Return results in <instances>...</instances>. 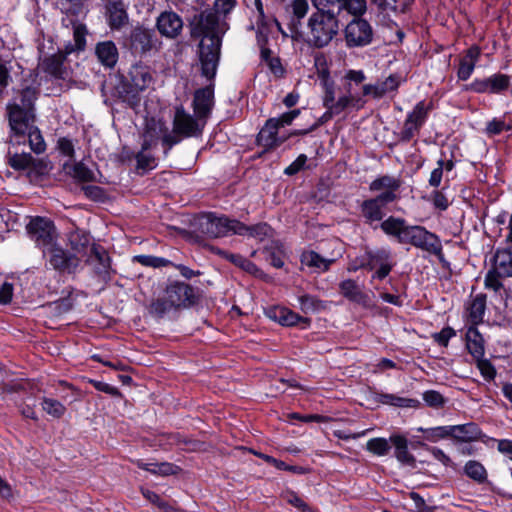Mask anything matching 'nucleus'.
<instances>
[{
  "instance_id": "1",
  "label": "nucleus",
  "mask_w": 512,
  "mask_h": 512,
  "mask_svg": "<svg viewBox=\"0 0 512 512\" xmlns=\"http://www.w3.org/2000/svg\"><path fill=\"white\" fill-rule=\"evenodd\" d=\"M235 6V0H215L214 10H204L193 16L190 26L192 36L201 38L199 56L202 74L212 78L216 74L221 47V37L227 30L223 18Z\"/></svg>"
},
{
  "instance_id": "2",
  "label": "nucleus",
  "mask_w": 512,
  "mask_h": 512,
  "mask_svg": "<svg viewBox=\"0 0 512 512\" xmlns=\"http://www.w3.org/2000/svg\"><path fill=\"white\" fill-rule=\"evenodd\" d=\"M366 80L364 71L349 69L341 78L340 87L335 86L328 73L321 74V85L328 93L327 102L332 112L345 111L348 108L359 110L364 107L362 85Z\"/></svg>"
},
{
  "instance_id": "3",
  "label": "nucleus",
  "mask_w": 512,
  "mask_h": 512,
  "mask_svg": "<svg viewBox=\"0 0 512 512\" xmlns=\"http://www.w3.org/2000/svg\"><path fill=\"white\" fill-rule=\"evenodd\" d=\"M315 6L317 11L308 21V40L313 46L322 48L328 45L338 33V19L334 11L320 8L317 0H315Z\"/></svg>"
},
{
  "instance_id": "4",
  "label": "nucleus",
  "mask_w": 512,
  "mask_h": 512,
  "mask_svg": "<svg viewBox=\"0 0 512 512\" xmlns=\"http://www.w3.org/2000/svg\"><path fill=\"white\" fill-rule=\"evenodd\" d=\"M196 301L194 289L183 282H175L167 286L161 296L150 304V312L162 316L172 309L187 308Z\"/></svg>"
},
{
  "instance_id": "5",
  "label": "nucleus",
  "mask_w": 512,
  "mask_h": 512,
  "mask_svg": "<svg viewBox=\"0 0 512 512\" xmlns=\"http://www.w3.org/2000/svg\"><path fill=\"white\" fill-rule=\"evenodd\" d=\"M299 115L300 109H294L283 113L279 117L268 119L258 133V144L268 150L280 146L290 136L302 134L301 131L297 130L289 134H279L281 128L291 125Z\"/></svg>"
},
{
  "instance_id": "6",
  "label": "nucleus",
  "mask_w": 512,
  "mask_h": 512,
  "mask_svg": "<svg viewBox=\"0 0 512 512\" xmlns=\"http://www.w3.org/2000/svg\"><path fill=\"white\" fill-rule=\"evenodd\" d=\"M34 113L19 109L11 110L9 126L14 136L28 135L29 145L33 152L40 154L46 149L40 130L34 126Z\"/></svg>"
},
{
  "instance_id": "7",
  "label": "nucleus",
  "mask_w": 512,
  "mask_h": 512,
  "mask_svg": "<svg viewBox=\"0 0 512 512\" xmlns=\"http://www.w3.org/2000/svg\"><path fill=\"white\" fill-rule=\"evenodd\" d=\"M159 142L163 146L164 154L167 155L169 150L180 142V137H177L161 119H148L143 133V148L152 149Z\"/></svg>"
},
{
  "instance_id": "8",
  "label": "nucleus",
  "mask_w": 512,
  "mask_h": 512,
  "mask_svg": "<svg viewBox=\"0 0 512 512\" xmlns=\"http://www.w3.org/2000/svg\"><path fill=\"white\" fill-rule=\"evenodd\" d=\"M403 244H411L430 254L435 255L441 262L444 260L442 243L439 237L422 226H409L404 234Z\"/></svg>"
},
{
  "instance_id": "9",
  "label": "nucleus",
  "mask_w": 512,
  "mask_h": 512,
  "mask_svg": "<svg viewBox=\"0 0 512 512\" xmlns=\"http://www.w3.org/2000/svg\"><path fill=\"white\" fill-rule=\"evenodd\" d=\"M236 223H238V220L229 219L226 216H217L213 213L204 214L198 219L200 231L211 238L236 234Z\"/></svg>"
},
{
  "instance_id": "10",
  "label": "nucleus",
  "mask_w": 512,
  "mask_h": 512,
  "mask_svg": "<svg viewBox=\"0 0 512 512\" xmlns=\"http://www.w3.org/2000/svg\"><path fill=\"white\" fill-rule=\"evenodd\" d=\"M49 265L60 272L73 273L80 265V257L65 251L56 241L42 250Z\"/></svg>"
},
{
  "instance_id": "11",
  "label": "nucleus",
  "mask_w": 512,
  "mask_h": 512,
  "mask_svg": "<svg viewBox=\"0 0 512 512\" xmlns=\"http://www.w3.org/2000/svg\"><path fill=\"white\" fill-rule=\"evenodd\" d=\"M205 124V120L195 114L191 115L182 106H178L173 118L172 132L180 137V140L184 137H196L202 133Z\"/></svg>"
},
{
  "instance_id": "12",
  "label": "nucleus",
  "mask_w": 512,
  "mask_h": 512,
  "mask_svg": "<svg viewBox=\"0 0 512 512\" xmlns=\"http://www.w3.org/2000/svg\"><path fill=\"white\" fill-rule=\"evenodd\" d=\"M344 38L348 48L364 47L373 39V29L368 21L354 18L344 29Z\"/></svg>"
},
{
  "instance_id": "13",
  "label": "nucleus",
  "mask_w": 512,
  "mask_h": 512,
  "mask_svg": "<svg viewBox=\"0 0 512 512\" xmlns=\"http://www.w3.org/2000/svg\"><path fill=\"white\" fill-rule=\"evenodd\" d=\"M27 231L36 245L44 250L54 241H57V232L51 220L44 217H35L27 225Z\"/></svg>"
},
{
  "instance_id": "14",
  "label": "nucleus",
  "mask_w": 512,
  "mask_h": 512,
  "mask_svg": "<svg viewBox=\"0 0 512 512\" xmlns=\"http://www.w3.org/2000/svg\"><path fill=\"white\" fill-rule=\"evenodd\" d=\"M428 110L429 107L426 106L425 102L420 101L415 105L413 110L408 113L402 130V138L404 140H410L415 133L419 131L426 121Z\"/></svg>"
},
{
  "instance_id": "15",
  "label": "nucleus",
  "mask_w": 512,
  "mask_h": 512,
  "mask_svg": "<svg viewBox=\"0 0 512 512\" xmlns=\"http://www.w3.org/2000/svg\"><path fill=\"white\" fill-rule=\"evenodd\" d=\"M401 186L399 178L391 175H383L374 179L370 185L371 192H380L377 197H385V201L392 203L397 199V191Z\"/></svg>"
},
{
  "instance_id": "16",
  "label": "nucleus",
  "mask_w": 512,
  "mask_h": 512,
  "mask_svg": "<svg viewBox=\"0 0 512 512\" xmlns=\"http://www.w3.org/2000/svg\"><path fill=\"white\" fill-rule=\"evenodd\" d=\"M341 254V248L336 251L335 256L330 258H325L317 252L309 250L301 254L300 262L302 268H308L313 273H323L330 268L331 264L334 263Z\"/></svg>"
},
{
  "instance_id": "17",
  "label": "nucleus",
  "mask_w": 512,
  "mask_h": 512,
  "mask_svg": "<svg viewBox=\"0 0 512 512\" xmlns=\"http://www.w3.org/2000/svg\"><path fill=\"white\" fill-rule=\"evenodd\" d=\"M389 202L385 201V197H374L367 199L362 202L360 206L361 215L365 219L366 223L373 224L380 222L384 215V208Z\"/></svg>"
},
{
  "instance_id": "18",
  "label": "nucleus",
  "mask_w": 512,
  "mask_h": 512,
  "mask_svg": "<svg viewBox=\"0 0 512 512\" xmlns=\"http://www.w3.org/2000/svg\"><path fill=\"white\" fill-rule=\"evenodd\" d=\"M159 33L167 38L177 37L183 27L182 19L174 12H163L157 19Z\"/></svg>"
},
{
  "instance_id": "19",
  "label": "nucleus",
  "mask_w": 512,
  "mask_h": 512,
  "mask_svg": "<svg viewBox=\"0 0 512 512\" xmlns=\"http://www.w3.org/2000/svg\"><path fill=\"white\" fill-rule=\"evenodd\" d=\"M265 315L282 326H293L301 321H306L294 311L284 306H272L265 310Z\"/></svg>"
},
{
  "instance_id": "20",
  "label": "nucleus",
  "mask_w": 512,
  "mask_h": 512,
  "mask_svg": "<svg viewBox=\"0 0 512 512\" xmlns=\"http://www.w3.org/2000/svg\"><path fill=\"white\" fill-rule=\"evenodd\" d=\"M213 106V91L210 88H202L195 92L193 100L194 114L207 120Z\"/></svg>"
},
{
  "instance_id": "21",
  "label": "nucleus",
  "mask_w": 512,
  "mask_h": 512,
  "mask_svg": "<svg viewBox=\"0 0 512 512\" xmlns=\"http://www.w3.org/2000/svg\"><path fill=\"white\" fill-rule=\"evenodd\" d=\"M106 16L111 29L118 30L128 22V14L120 0L108 2L106 5Z\"/></svg>"
},
{
  "instance_id": "22",
  "label": "nucleus",
  "mask_w": 512,
  "mask_h": 512,
  "mask_svg": "<svg viewBox=\"0 0 512 512\" xmlns=\"http://www.w3.org/2000/svg\"><path fill=\"white\" fill-rule=\"evenodd\" d=\"M450 437L460 442H472L480 439L481 430L475 423L449 425Z\"/></svg>"
},
{
  "instance_id": "23",
  "label": "nucleus",
  "mask_w": 512,
  "mask_h": 512,
  "mask_svg": "<svg viewBox=\"0 0 512 512\" xmlns=\"http://www.w3.org/2000/svg\"><path fill=\"white\" fill-rule=\"evenodd\" d=\"M339 288L341 294L348 300L363 306L369 305V296L362 291L361 287L354 280L347 279L342 281L339 284Z\"/></svg>"
},
{
  "instance_id": "24",
  "label": "nucleus",
  "mask_w": 512,
  "mask_h": 512,
  "mask_svg": "<svg viewBox=\"0 0 512 512\" xmlns=\"http://www.w3.org/2000/svg\"><path fill=\"white\" fill-rule=\"evenodd\" d=\"M156 40L152 31L144 28H135L131 34V45L135 51L141 53L150 51L155 46Z\"/></svg>"
},
{
  "instance_id": "25",
  "label": "nucleus",
  "mask_w": 512,
  "mask_h": 512,
  "mask_svg": "<svg viewBox=\"0 0 512 512\" xmlns=\"http://www.w3.org/2000/svg\"><path fill=\"white\" fill-rule=\"evenodd\" d=\"M480 57V49L476 46L469 48L466 54L460 60L459 68H458V78L460 80H467L472 75L476 63L478 62Z\"/></svg>"
},
{
  "instance_id": "26",
  "label": "nucleus",
  "mask_w": 512,
  "mask_h": 512,
  "mask_svg": "<svg viewBox=\"0 0 512 512\" xmlns=\"http://www.w3.org/2000/svg\"><path fill=\"white\" fill-rule=\"evenodd\" d=\"M466 347L473 358H482L485 354L484 339L475 326L466 331Z\"/></svg>"
},
{
  "instance_id": "27",
  "label": "nucleus",
  "mask_w": 512,
  "mask_h": 512,
  "mask_svg": "<svg viewBox=\"0 0 512 512\" xmlns=\"http://www.w3.org/2000/svg\"><path fill=\"white\" fill-rule=\"evenodd\" d=\"M486 309V296L484 294L476 295L466 308L467 319L471 324L476 326L483 321Z\"/></svg>"
},
{
  "instance_id": "28",
  "label": "nucleus",
  "mask_w": 512,
  "mask_h": 512,
  "mask_svg": "<svg viewBox=\"0 0 512 512\" xmlns=\"http://www.w3.org/2000/svg\"><path fill=\"white\" fill-rule=\"evenodd\" d=\"M95 53L98 60L106 67L112 68L117 63L118 49L112 41L98 43Z\"/></svg>"
},
{
  "instance_id": "29",
  "label": "nucleus",
  "mask_w": 512,
  "mask_h": 512,
  "mask_svg": "<svg viewBox=\"0 0 512 512\" xmlns=\"http://www.w3.org/2000/svg\"><path fill=\"white\" fill-rule=\"evenodd\" d=\"M505 254H497L495 263H496V270L495 271H489L485 277V285L487 288H490L494 291H498L499 288L502 286L498 274H506V275H512V262L510 263L509 268L505 269L504 261L502 258H504Z\"/></svg>"
},
{
  "instance_id": "30",
  "label": "nucleus",
  "mask_w": 512,
  "mask_h": 512,
  "mask_svg": "<svg viewBox=\"0 0 512 512\" xmlns=\"http://www.w3.org/2000/svg\"><path fill=\"white\" fill-rule=\"evenodd\" d=\"M130 77L132 86L138 91L145 90L153 81L150 69L143 65H134L130 70Z\"/></svg>"
},
{
  "instance_id": "31",
  "label": "nucleus",
  "mask_w": 512,
  "mask_h": 512,
  "mask_svg": "<svg viewBox=\"0 0 512 512\" xmlns=\"http://www.w3.org/2000/svg\"><path fill=\"white\" fill-rule=\"evenodd\" d=\"M86 262L93 264L98 263L96 267L97 272L102 274L106 273L110 267V258L105 249L99 245L92 244L89 248V253L86 256Z\"/></svg>"
},
{
  "instance_id": "32",
  "label": "nucleus",
  "mask_w": 512,
  "mask_h": 512,
  "mask_svg": "<svg viewBox=\"0 0 512 512\" xmlns=\"http://www.w3.org/2000/svg\"><path fill=\"white\" fill-rule=\"evenodd\" d=\"M71 249L73 250V254H76L80 257V261L82 258H86L89 253V248L91 247L90 236L82 231H75L70 234L69 237Z\"/></svg>"
},
{
  "instance_id": "33",
  "label": "nucleus",
  "mask_w": 512,
  "mask_h": 512,
  "mask_svg": "<svg viewBox=\"0 0 512 512\" xmlns=\"http://www.w3.org/2000/svg\"><path fill=\"white\" fill-rule=\"evenodd\" d=\"M390 259V251L388 249H379L370 254V260L373 265L379 264V269L375 272L374 277L382 280L391 271L392 265L388 262Z\"/></svg>"
},
{
  "instance_id": "34",
  "label": "nucleus",
  "mask_w": 512,
  "mask_h": 512,
  "mask_svg": "<svg viewBox=\"0 0 512 512\" xmlns=\"http://www.w3.org/2000/svg\"><path fill=\"white\" fill-rule=\"evenodd\" d=\"M408 227L409 225L406 224L404 219L393 216H390L381 223V229L387 235L396 237L400 243H402Z\"/></svg>"
},
{
  "instance_id": "35",
  "label": "nucleus",
  "mask_w": 512,
  "mask_h": 512,
  "mask_svg": "<svg viewBox=\"0 0 512 512\" xmlns=\"http://www.w3.org/2000/svg\"><path fill=\"white\" fill-rule=\"evenodd\" d=\"M390 442L395 447V457L399 462L408 465L415 462L414 456L408 450V441L406 437L402 435H392L390 437Z\"/></svg>"
},
{
  "instance_id": "36",
  "label": "nucleus",
  "mask_w": 512,
  "mask_h": 512,
  "mask_svg": "<svg viewBox=\"0 0 512 512\" xmlns=\"http://www.w3.org/2000/svg\"><path fill=\"white\" fill-rule=\"evenodd\" d=\"M37 92L34 88L27 87L23 89L20 93V103L14 102L8 104V119L10 120L11 110L19 109L22 111H28L29 113H33V104L36 100Z\"/></svg>"
},
{
  "instance_id": "37",
  "label": "nucleus",
  "mask_w": 512,
  "mask_h": 512,
  "mask_svg": "<svg viewBox=\"0 0 512 512\" xmlns=\"http://www.w3.org/2000/svg\"><path fill=\"white\" fill-rule=\"evenodd\" d=\"M63 60V56L61 55H52L42 61L41 68L52 77L64 79L66 71Z\"/></svg>"
},
{
  "instance_id": "38",
  "label": "nucleus",
  "mask_w": 512,
  "mask_h": 512,
  "mask_svg": "<svg viewBox=\"0 0 512 512\" xmlns=\"http://www.w3.org/2000/svg\"><path fill=\"white\" fill-rule=\"evenodd\" d=\"M236 225V234L242 236H250L262 240L264 237L268 236L271 232V228L266 223H260L254 226H247L240 221L235 224Z\"/></svg>"
},
{
  "instance_id": "39",
  "label": "nucleus",
  "mask_w": 512,
  "mask_h": 512,
  "mask_svg": "<svg viewBox=\"0 0 512 512\" xmlns=\"http://www.w3.org/2000/svg\"><path fill=\"white\" fill-rule=\"evenodd\" d=\"M464 473L478 483H483L487 479V471L485 467L475 460H470L465 464Z\"/></svg>"
},
{
  "instance_id": "40",
  "label": "nucleus",
  "mask_w": 512,
  "mask_h": 512,
  "mask_svg": "<svg viewBox=\"0 0 512 512\" xmlns=\"http://www.w3.org/2000/svg\"><path fill=\"white\" fill-rule=\"evenodd\" d=\"M64 168L68 174L78 181L88 182L94 179V173L83 163L65 164Z\"/></svg>"
},
{
  "instance_id": "41",
  "label": "nucleus",
  "mask_w": 512,
  "mask_h": 512,
  "mask_svg": "<svg viewBox=\"0 0 512 512\" xmlns=\"http://www.w3.org/2000/svg\"><path fill=\"white\" fill-rule=\"evenodd\" d=\"M488 78L490 94H499L510 86V77L506 74L496 73Z\"/></svg>"
},
{
  "instance_id": "42",
  "label": "nucleus",
  "mask_w": 512,
  "mask_h": 512,
  "mask_svg": "<svg viewBox=\"0 0 512 512\" xmlns=\"http://www.w3.org/2000/svg\"><path fill=\"white\" fill-rule=\"evenodd\" d=\"M390 439L372 438L366 443V449L377 456H385L390 451Z\"/></svg>"
},
{
  "instance_id": "43",
  "label": "nucleus",
  "mask_w": 512,
  "mask_h": 512,
  "mask_svg": "<svg viewBox=\"0 0 512 512\" xmlns=\"http://www.w3.org/2000/svg\"><path fill=\"white\" fill-rule=\"evenodd\" d=\"M34 158L29 153H14L9 152V164L16 170H25L32 166Z\"/></svg>"
},
{
  "instance_id": "44",
  "label": "nucleus",
  "mask_w": 512,
  "mask_h": 512,
  "mask_svg": "<svg viewBox=\"0 0 512 512\" xmlns=\"http://www.w3.org/2000/svg\"><path fill=\"white\" fill-rule=\"evenodd\" d=\"M378 402L384 405H391L396 407H412L415 403V401L412 399L389 393L380 394L378 396Z\"/></svg>"
},
{
  "instance_id": "45",
  "label": "nucleus",
  "mask_w": 512,
  "mask_h": 512,
  "mask_svg": "<svg viewBox=\"0 0 512 512\" xmlns=\"http://www.w3.org/2000/svg\"><path fill=\"white\" fill-rule=\"evenodd\" d=\"M134 262H138L143 266L161 268L172 265L171 261L162 257L152 255H136L133 257Z\"/></svg>"
},
{
  "instance_id": "46",
  "label": "nucleus",
  "mask_w": 512,
  "mask_h": 512,
  "mask_svg": "<svg viewBox=\"0 0 512 512\" xmlns=\"http://www.w3.org/2000/svg\"><path fill=\"white\" fill-rule=\"evenodd\" d=\"M419 431L425 434V438L431 442H437L441 439L450 437L449 425L447 426H437L432 428H419Z\"/></svg>"
},
{
  "instance_id": "47",
  "label": "nucleus",
  "mask_w": 512,
  "mask_h": 512,
  "mask_svg": "<svg viewBox=\"0 0 512 512\" xmlns=\"http://www.w3.org/2000/svg\"><path fill=\"white\" fill-rule=\"evenodd\" d=\"M265 253L267 254V258L271 265H273L275 268L283 267L284 252L281 245L274 243L272 246L265 248Z\"/></svg>"
},
{
  "instance_id": "48",
  "label": "nucleus",
  "mask_w": 512,
  "mask_h": 512,
  "mask_svg": "<svg viewBox=\"0 0 512 512\" xmlns=\"http://www.w3.org/2000/svg\"><path fill=\"white\" fill-rule=\"evenodd\" d=\"M137 465L139 468H142L146 471H149L154 474L161 475H169L174 473V467L169 463H144L142 461H138Z\"/></svg>"
},
{
  "instance_id": "49",
  "label": "nucleus",
  "mask_w": 512,
  "mask_h": 512,
  "mask_svg": "<svg viewBox=\"0 0 512 512\" xmlns=\"http://www.w3.org/2000/svg\"><path fill=\"white\" fill-rule=\"evenodd\" d=\"M149 149H144L142 147L141 151H139L136 155L137 160V168L142 170H151L157 166L155 157L148 152Z\"/></svg>"
},
{
  "instance_id": "50",
  "label": "nucleus",
  "mask_w": 512,
  "mask_h": 512,
  "mask_svg": "<svg viewBox=\"0 0 512 512\" xmlns=\"http://www.w3.org/2000/svg\"><path fill=\"white\" fill-rule=\"evenodd\" d=\"M43 410L52 417L59 418L65 412V406L58 400L44 398L42 401Z\"/></svg>"
},
{
  "instance_id": "51",
  "label": "nucleus",
  "mask_w": 512,
  "mask_h": 512,
  "mask_svg": "<svg viewBox=\"0 0 512 512\" xmlns=\"http://www.w3.org/2000/svg\"><path fill=\"white\" fill-rule=\"evenodd\" d=\"M87 34L86 27L82 24L74 25L73 28V37H74V46L68 50V53H71L75 50H83L86 45L85 36Z\"/></svg>"
},
{
  "instance_id": "52",
  "label": "nucleus",
  "mask_w": 512,
  "mask_h": 512,
  "mask_svg": "<svg viewBox=\"0 0 512 512\" xmlns=\"http://www.w3.org/2000/svg\"><path fill=\"white\" fill-rule=\"evenodd\" d=\"M340 8L347 10L350 14L361 15L366 11V0H338Z\"/></svg>"
},
{
  "instance_id": "53",
  "label": "nucleus",
  "mask_w": 512,
  "mask_h": 512,
  "mask_svg": "<svg viewBox=\"0 0 512 512\" xmlns=\"http://www.w3.org/2000/svg\"><path fill=\"white\" fill-rule=\"evenodd\" d=\"M477 362V367L480 370L481 375L486 380H493L496 376V370L491 362L487 359L482 358H474Z\"/></svg>"
},
{
  "instance_id": "54",
  "label": "nucleus",
  "mask_w": 512,
  "mask_h": 512,
  "mask_svg": "<svg viewBox=\"0 0 512 512\" xmlns=\"http://www.w3.org/2000/svg\"><path fill=\"white\" fill-rule=\"evenodd\" d=\"M261 56L262 59L266 62V64L269 66L273 74L277 76L283 74V67L281 65L280 60L278 58L271 57L270 51L268 49H262Z\"/></svg>"
},
{
  "instance_id": "55",
  "label": "nucleus",
  "mask_w": 512,
  "mask_h": 512,
  "mask_svg": "<svg viewBox=\"0 0 512 512\" xmlns=\"http://www.w3.org/2000/svg\"><path fill=\"white\" fill-rule=\"evenodd\" d=\"M423 400L425 403L434 408H439L444 405V397L435 390H428L423 393Z\"/></svg>"
},
{
  "instance_id": "56",
  "label": "nucleus",
  "mask_w": 512,
  "mask_h": 512,
  "mask_svg": "<svg viewBox=\"0 0 512 512\" xmlns=\"http://www.w3.org/2000/svg\"><path fill=\"white\" fill-rule=\"evenodd\" d=\"M379 90L381 91V98L387 93L395 91L399 86V79L397 76L390 75L384 81L377 82Z\"/></svg>"
},
{
  "instance_id": "57",
  "label": "nucleus",
  "mask_w": 512,
  "mask_h": 512,
  "mask_svg": "<svg viewBox=\"0 0 512 512\" xmlns=\"http://www.w3.org/2000/svg\"><path fill=\"white\" fill-rule=\"evenodd\" d=\"M300 309L308 313L317 309V300L313 296L304 294L298 297Z\"/></svg>"
},
{
  "instance_id": "58",
  "label": "nucleus",
  "mask_w": 512,
  "mask_h": 512,
  "mask_svg": "<svg viewBox=\"0 0 512 512\" xmlns=\"http://www.w3.org/2000/svg\"><path fill=\"white\" fill-rule=\"evenodd\" d=\"M443 159L438 160L437 167L433 169L429 178V185L437 188L440 186L443 177Z\"/></svg>"
},
{
  "instance_id": "59",
  "label": "nucleus",
  "mask_w": 512,
  "mask_h": 512,
  "mask_svg": "<svg viewBox=\"0 0 512 512\" xmlns=\"http://www.w3.org/2000/svg\"><path fill=\"white\" fill-rule=\"evenodd\" d=\"M290 7L292 9L293 14L298 18H303L309 8L307 0H292Z\"/></svg>"
},
{
  "instance_id": "60",
  "label": "nucleus",
  "mask_w": 512,
  "mask_h": 512,
  "mask_svg": "<svg viewBox=\"0 0 512 512\" xmlns=\"http://www.w3.org/2000/svg\"><path fill=\"white\" fill-rule=\"evenodd\" d=\"M455 335L456 333L454 329H452L451 327H445L439 333H436L434 335V339L438 344L442 346H447L449 340L453 338Z\"/></svg>"
},
{
  "instance_id": "61",
  "label": "nucleus",
  "mask_w": 512,
  "mask_h": 512,
  "mask_svg": "<svg viewBox=\"0 0 512 512\" xmlns=\"http://www.w3.org/2000/svg\"><path fill=\"white\" fill-rule=\"evenodd\" d=\"M466 89L476 93H490L488 78L475 79Z\"/></svg>"
},
{
  "instance_id": "62",
  "label": "nucleus",
  "mask_w": 512,
  "mask_h": 512,
  "mask_svg": "<svg viewBox=\"0 0 512 512\" xmlns=\"http://www.w3.org/2000/svg\"><path fill=\"white\" fill-rule=\"evenodd\" d=\"M306 161V155H299L295 161H293L288 167L285 168L284 173L290 176L298 173L304 167Z\"/></svg>"
},
{
  "instance_id": "63",
  "label": "nucleus",
  "mask_w": 512,
  "mask_h": 512,
  "mask_svg": "<svg viewBox=\"0 0 512 512\" xmlns=\"http://www.w3.org/2000/svg\"><path fill=\"white\" fill-rule=\"evenodd\" d=\"M432 203L435 208L446 210L449 206V201L442 191H434L431 194Z\"/></svg>"
},
{
  "instance_id": "64",
  "label": "nucleus",
  "mask_w": 512,
  "mask_h": 512,
  "mask_svg": "<svg viewBox=\"0 0 512 512\" xmlns=\"http://www.w3.org/2000/svg\"><path fill=\"white\" fill-rule=\"evenodd\" d=\"M505 129H506V124L501 119H493L490 122H488V124L486 126V132L490 136L498 135Z\"/></svg>"
}]
</instances>
